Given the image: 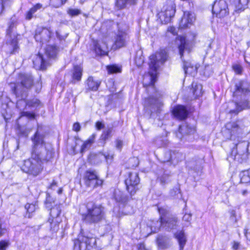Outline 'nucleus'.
I'll use <instances>...</instances> for the list:
<instances>
[{
    "mask_svg": "<svg viewBox=\"0 0 250 250\" xmlns=\"http://www.w3.org/2000/svg\"><path fill=\"white\" fill-rule=\"evenodd\" d=\"M32 140L34 147L31 155L43 164L49 161L53 154L51 145L43 141L42 136L40 135L38 131L36 132Z\"/></svg>",
    "mask_w": 250,
    "mask_h": 250,
    "instance_id": "nucleus-1",
    "label": "nucleus"
},
{
    "mask_svg": "<svg viewBox=\"0 0 250 250\" xmlns=\"http://www.w3.org/2000/svg\"><path fill=\"white\" fill-rule=\"evenodd\" d=\"M86 208V212L83 215V218L86 222L96 223L104 219V208L102 205L89 202L87 203Z\"/></svg>",
    "mask_w": 250,
    "mask_h": 250,
    "instance_id": "nucleus-2",
    "label": "nucleus"
},
{
    "mask_svg": "<svg viewBox=\"0 0 250 250\" xmlns=\"http://www.w3.org/2000/svg\"><path fill=\"white\" fill-rule=\"evenodd\" d=\"M167 59V53L165 49H161L156 54L150 57L149 67L152 72H149L150 82L149 85L153 86L157 75V71L160 64H163Z\"/></svg>",
    "mask_w": 250,
    "mask_h": 250,
    "instance_id": "nucleus-3",
    "label": "nucleus"
},
{
    "mask_svg": "<svg viewBox=\"0 0 250 250\" xmlns=\"http://www.w3.org/2000/svg\"><path fill=\"white\" fill-rule=\"evenodd\" d=\"M33 78L29 74H21L17 83H11V88L13 92L18 97H23L22 94L26 89L30 88L33 85Z\"/></svg>",
    "mask_w": 250,
    "mask_h": 250,
    "instance_id": "nucleus-4",
    "label": "nucleus"
},
{
    "mask_svg": "<svg viewBox=\"0 0 250 250\" xmlns=\"http://www.w3.org/2000/svg\"><path fill=\"white\" fill-rule=\"evenodd\" d=\"M178 41L180 42V44L178 48L181 58L183 59L185 54L189 53L190 47L189 43L187 42L185 37H180ZM182 60L183 62V68L185 74L194 75L197 72V67L192 65L190 62H186L183 60Z\"/></svg>",
    "mask_w": 250,
    "mask_h": 250,
    "instance_id": "nucleus-5",
    "label": "nucleus"
},
{
    "mask_svg": "<svg viewBox=\"0 0 250 250\" xmlns=\"http://www.w3.org/2000/svg\"><path fill=\"white\" fill-rule=\"evenodd\" d=\"M160 218V222L152 221L148 223L147 226L151 230L150 233L157 232L161 227L165 228L168 231L176 229L177 219L175 217L165 218L161 216Z\"/></svg>",
    "mask_w": 250,
    "mask_h": 250,
    "instance_id": "nucleus-6",
    "label": "nucleus"
},
{
    "mask_svg": "<svg viewBox=\"0 0 250 250\" xmlns=\"http://www.w3.org/2000/svg\"><path fill=\"white\" fill-rule=\"evenodd\" d=\"M43 164L40 160L31 155L30 159L24 161L21 169L25 173L36 176L42 171Z\"/></svg>",
    "mask_w": 250,
    "mask_h": 250,
    "instance_id": "nucleus-7",
    "label": "nucleus"
},
{
    "mask_svg": "<svg viewBox=\"0 0 250 250\" xmlns=\"http://www.w3.org/2000/svg\"><path fill=\"white\" fill-rule=\"evenodd\" d=\"M118 30L114 38L115 45L118 48L124 46L128 39V26L124 23H120L118 25Z\"/></svg>",
    "mask_w": 250,
    "mask_h": 250,
    "instance_id": "nucleus-8",
    "label": "nucleus"
},
{
    "mask_svg": "<svg viewBox=\"0 0 250 250\" xmlns=\"http://www.w3.org/2000/svg\"><path fill=\"white\" fill-rule=\"evenodd\" d=\"M96 244V240L93 237H88L82 235L78 236L74 242V250H87L88 247H92Z\"/></svg>",
    "mask_w": 250,
    "mask_h": 250,
    "instance_id": "nucleus-9",
    "label": "nucleus"
},
{
    "mask_svg": "<svg viewBox=\"0 0 250 250\" xmlns=\"http://www.w3.org/2000/svg\"><path fill=\"white\" fill-rule=\"evenodd\" d=\"M140 178L137 173H129L125 180V184L127 191L130 195H133L138 189Z\"/></svg>",
    "mask_w": 250,
    "mask_h": 250,
    "instance_id": "nucleus-10",
    "label": "nucleus"
},
{
    "mask_svg": "<svg viewBox=\"0 0 250 250\" xmlns=\"http://www.w3.org/2000/svg\"><path fill=\"white\" fill-rule=\"evenodd\" d=\"M212 13L220 18L226 16L228 13L226 2L224 0L215 1L212 6Z\"/></svg>",
    "mask_w": 250,
    "mask_h": 250,
    "instance_id": "nucleus-11",
    "label": "nucleus"
},
{
    "mask_svg": "<svg viewBox=\"0 0 250 250\" xmlns=\"http://www.w3.org/2000/svg\"><path fill=\"white\" fill-rule=\"evenodd\" d=\"M175 9L173 5L164 6L163 10L158 14L162 23L166 24L170 21L171 18L175 14Z\"/></svg>",
    "mask_w": 250,
    "mask_h": 250,
    "instance_id": "nucleus-12",
    "label": "nucleus"
},
{
    "mask_svg": "<svg viewBox=\"0 0 250 250\" xmlns=\"http://www.w3.org/2000/svg\"><path fill=\"white\" fill-rule=\"evenodd\" d=\"M238 152L235 156V160L241 162L247 158L248 154L250 153V143L243 142L236 146Z\"/></svg>",
    "mask_w": 250,
    "mask_h": 250,
    "instance_id": "nucleus-13",
    "label": "nucleus"
},
{
    "mask_svg": "<svg viewBox=\"0 0 250 250\" xmlns=\"http://www.w3.org/2000/svg\"><path fill=\"white\" fill-rule=\"evenodd\" d=\"M51 35L52 33L49 29L46 28L39 27L36 31L34 38L37 42L43 44L49 41Z\"/></svg>",
    "mask_w": 250,
    "mask_h": 250,
    "instance_id": "nucleus-14",
    "label": "nucleus"
},
{
    "mask_svg": "<svg viewBox=\"0 0 250 250\" xmlns=\"http://www.w3.org/2000/svg\"><path fill=\"white\" fill-rule=\"evenodd\" d=\"M157 93L155 97H150L146 99L144 103L145 109L150 110L151 113L156 111L161 105L162 102L159 98L156 97Z\"/></svg>",
    "mask_w": 250,
    "mask_h": 250,
    "instance_id": "nucleus-15",
    "label": "nucleus"
},
{
    "mask_svg": "<svg viewBox=\"0 0 250 250\" xmlns=\"http://www.w3.org/2000/svg\"><path fill=\"white\" fill-rule=\"evenodd\" d=\"M194 21L195 16L193 13L188 11L185 12L180 23V27L182 28L188 27L191 25Z\"/></svg>",
    "mask_w": 250,
    "mask_h": 250,
    "instance_id": "nucleus-16",
    "label": "nucleus"
},
{
    "mask_svg": "<svg viewBox=\"0 0 250 250\" xmlns=\"http://www.w3.org/2000/svg\"><path fill=\"white\" fill-rule=\"evenodd\" d=\"M34 67L38 70H44L46 69L47 62L44 57L39 53L33 61Z\"/></svg>",
    "mask_w": 250,
    "mask_h": 250,
    "instance_id": "nucleus-17",
    "label": "nucleus"
},
{
    "mask_svg": "<svg viewBox=\"0 0 250 250\" xmlns=\"http://www.w3.org/2000/svg\"><path fill=\"white\" fill-rule=\"evenodd\" d=\"M95 50L98 55L104 56L107 53L108 46L104 41L96 42L94 43Z\"/></svg>",
    "mask_w": 250,
    "mask_h": 250,
    "instance_id": "nucleus-18",
    "label": "nucleus"
},
{
    "mask_svg": "<svg viewBox=\"0 0 250 250\" xmlns=\"http://www.w3.org/2000/svg\"><path fill=\"white\" fill-rule=\"evenodd\" d=\"M172 113L175 117L180 120L184 119L188 115L185 107L181 105L175 106L172 110Z\"/></svg>",
    "mask_w": 250,
    "mask_h": 250,
    "instance_id": "nucleus-19",
    "label": "nucleus"
},
{
    "mask_svg": "<svg viewBox=\"0 0 250 250\" xmlns=\"http://www.w3.org/2000/svg\"><path fill=\"white\" fill-rule=\"evenodd\" d=\"M235 87V91L233 93L234 96H238L241 93L246 94L250 92L249 84L246 82H240Z\"/></svg>",
    "mask_w": 250,
    "mask_h": 250,
    "instance_id": "nucleus-20",
    "label": "nucleus"
},
{
    "mask_svg": "<svg viewBox=\"0 0 250 250\" xmlns=\"http://www.w3.org/2000/svg\"><path fill=\"white\" fill-rule=\"evenodd\" d=\"M195 131V128L193 126H189L187 124H184L180 125L179 128L178 133L177 134V136L181 138L179 134H192Z\"/></svg>",
    "mask_w": 250,
    "mask_h": 250,
    "instance_id": "nucleus-21",
    "label": "nucleus"
},
{
    "mask_svg": "<svg viewBox=\"0 0 250 250\" xmlns=\"http://www.w3.org/2000/svg\"><path fill=\"white\" fill-rule=\"evenodd\" d=\"M250 0H235V11L240 13L243 11L248 7Z\"/></svg>",
    "mask_w": 250,
    "mask_h": 250,
    "instance_id": "nucleus-22",
    "label": "nucleus"
},
{
    "mask_svg": "<svg viewBox=\"0 0 250 250\" xmlns=\"http://www.w3.org/2000/svg\"><path fill=\"white\" fill-rule=\"evenodd\" d=\"M113 197L117 202H119L123 204L126 203L127 200V197L124 195L122 191L118 189L114 190Z\"/></svg>",
    "mask_w": 250,
    "mask_h": 250,
    "instance_id": "nucleus-23",
    "label": "nucleus"
},
{
    "mask_svg": "<svg viewBox=\"0 0 250 250\" xmlns=\"http://www.w3.org/2000/svg\"><path fill=\"white\" fill-rule=\"evenodd\" d=\"M82 73L83 68L81 66H74L72 72V82L75 83L76 82L80 81L81 80Z\"/></svg>",
    "mask_w": 250,
    "mask_h": 250,
    "instance_id": "nucleus-24",
    "label": "nucleus"
},
{
    "mask_svg": "<svg viewBox=\"0 0 250 250\" xmlns=\"http://www.w3.org/2000/svg\"><path fill=\"white\" fill-rule=\"evenodd\" d=\"M176 238L177 239L180 246V250H183L187 242L186 236L184 232L180 231L175 233Z\"/></svg>",
    "mask_w": 250,
    "mask_h": 250,
    "instance_id": "nucleus-25",
    "label": "nucleus"
},
{
    "mask_svg": "<svg viewBox=\"0 0 250 250\" xmlns=\"http://www.w3.org/2000/svg\"><path fill=\"white\" fill-rule=\"evenodd\" d=\"M48 222L50 224V230L53 232H56L59 229V224L62 222L61 217H57L55 219L49 218Z\"/></svg>",
    "mask_w": 250,
    "mask_h": 250,
    "instance_id": "nucleus-26",
    "label": "nucleus"
},
{
    "mask_svg": "<svg viewBox=\"0 0 250 250\" xmlns=\"http://www.w3.org/2000/svg\"><path fill=\"white\" fill-rule=\"evenodd\" d=\"M100 84V82L95 81L92 77H89L87 80V87L92 91L97 90Z\"/></svg>",
    "mask_w": 250,
    "mask_h": 250,
    "instance_id": "nucleus-27",
    "label": "nucleus"
},
{
    "mask_svg": "<svg viewBox=\"0 0 250 250\" xmlns=\"http://www.w3.org/2000/svg\"><path fill=\"white\" fill-rule=\"evenodd\" d=\"M58 48L55 45H48L45 49V54L48 58H54L57 53Z\"/></svg>",
    "mask_w": 250,
    "mask_h": 250,
    "instance_id": "nucleus-28",
    "label": "nucleus"
},
{
    "mask_svg": "<svg viewBox=\"0 0 250 250\" xmlns=\"http://www.w3.org/2000/svg\"><path fill=\"white\" fill-rule=\"evenodd\" d=\"M192 86L193 88L192 92L195 98L199 97L202 95V85L201 84L193 83Z\"/></svg>",
    "mask_w": 250,
    "mask_h": 250,
    "instance_id": "nucleus-29",
    "label": "nucleus"
},
{
    "mask_svg": "<svg viewBox=\"0 0 250 250\" xmlns=\"http://www.w3.org/2000/svg\"><path fill=\"white\" fill-rule=\"evenodd\" d=\"M241 182L242 183H250V168L241 172L240 174Z\"/></svg>",
    "mask_w": 250,
    "mask_h": 250,
    "instance_id": "nucleus-30",
    "label": "nucleus"
},
{
    "mask_svg": "<svg viewBox=\"0 0 250 250\" xmlns=\"http://www.w3.org/2000/svg\"><path fill=\"white\" fill-rule=\"evenodd\" d=\"M61 212V209L60 205H56L53 207L50 210V218L55 219L57 217H60V214Z\"/></svg>",
    "mask_w": 250,
    "mask_h": 250,
    "instance_id": "nucleus-31",
    "label": "nucleus"
},
{
    "mask_svg": "<svg viewBox=\"0 0 250 250\" xmlns=\"http://www.w3.org/2000/svg\"><path fill=\"white\" fill-rule=\"evenodd\" d=\"M103 180L98 178L95 179L91 181H85V183L87 186L92 188L101 186L103 184Z\"/></svg>",
    "mask_w": 250,
    "mask_h": 250,
    "instance_id": "nucleus-32",
    "label": "nucleus"
},
{
    "mask_svg": "<svg viewBox=\"0 0 250 250\" xmlns=\"http://www.w3.org/2000/svg\"><path fill=\"white\" fill-rule=\"evenodd\" d=\"M226 128L230 131L231 133L233 134L239 132V127L235 122L228 123L226 125Z\"/></svg>",
    "mask_w": 250,
    "mask_h": 250,
    "instance_id": "nucleus-33",
    "label": "nucleus"
},
{
    "mask_svg": "<svg viewBox=\"0 0 250 250\" xmlns=\"http://www.w3.org/2000/svg\"><path fill=\"white\" fill-rule=\"evenodd\" d=\"M157 243L158 247L161 249H165L168 245V241L166 237L161 236L157 239Z\"/></svg>",
    "mask_w": 250,
    "mask_h": 250,
    "instance_id": "nucleus-34",
    "label": "nucleus"
},
{
    "mask_svg": "<svg viewBox=\"0 0 250 250\" xmlns=\"http://www.w3.org/2000/svg\"><path fill=\"white\" fill-rule=\"evenodd\" d=\"M9 48L10 49L11 54H14L17 52L18 49L17 39L15 36L14 38L10 41Z\"/></svg>",
    "mask_w": 250,
    "mask_h": 250,
    "instance_id": "nucleus-35",
    "label": "nucleus"
},
{
    "mask_svg": "<svg viewBox=\"0 0 250 250\" xmlns=\"http://www.w3.org/2000/svg\"><path fill=\"white\" fill-rule=\"evenodd\" d=\"M98 178V176L95 171H87L86 172L85 181H91Z\"/></svg>",
    "mask_w": 250,
    "mask_h": 250,
    "instance_id": "nucleus-36",
    "label": "nucleus"
},
{
    "mask_svg": "<svg viewBox=\"0 0 250 250\" xmlns=\"http://www.w3.org/2000/svg\"><path fill=\"white\" fill-rule=\"evenodd\" d=\"M67 13L71 17L77 16L81 14L80 9L69 8L67 10Z\"/></svg>",
    "mask_w": 250,
    "mask_h": 250,
    "instance_id": "nucleus-37",
    "label": "nucleus"
},
{
    "mask_svg": "<svg viewBox=\"0 0 250 250\" xmlns=\"http://www.w3.org/2000/svg\"><path fill=\"white\" fill-rule=\"evenodd\" d=\"M112 132V128H109L107 129L104 130L102 135H101V139L104 141L107 140L108 138L111 137V133Z\"/></svg>",
    "mask_w": 250,
    "mask_h": 250,
    "instance_id": "nucleus-38",
    "label": "nucleus"
},
{
    "mask_svg": "<svg viewBox=\"0 0 250 250\" xmlns=\"http://www.w3.org/2000/svg\"><path fill=\"white\" fill-rule=\"evenodd\" d=\"M107 69L108 73L110 74L121 72V68L115 65L108 66L107 67Z\"/></svg>",
    "mask_w": 250,
    "mask_h": 250,
    "instance_id": "nucleus-39",
    "label": "nucleus"
},
{
    "mask_svg": "<svg viewBox=\"0 0 250 250\" xmlns=\"http://www.w3.org/2000/svg\"><path fill=\"white\" fill-rule=\"evenodd\" d=\"M127 5V0H116V7L118 9L125 7Z\"/></svg>",
    "mask_w": 250,
    "mask_h": 250,
    "instance_id": "nucleus-40",
    "label": "nucleus"
},
{
    "mask_svg": "<svg viewBox=\"0 0 250 250\" xmlns=\"http://www.w3.org/2000/svg\"><path fill=\"white\" fill-rule=\"evenodd\" d=\"M25 208L27 210V212L30 214L34 212L37 209V207L36 204H27L25 206Z\"/></svg>",
    "mask_w": 250,
    "mask_h": 250,
    "instance_id": "nucleus-41",
    "label": "nucleus"
},
{
    "mask_svg": "<svg viewBox=\"0 0 250 250\" xmlns=\"http://www.w3.org/2000/svg\"><path fill=\"white\" fill-rule=\"evenodd\" d=\"M66 1V0H50V2L53 6L58 8L63 5Z\"/></svg>",
    "mask_w": 250,
    "mask_h": 250,
    "instance_id": "nucleus-42",
    "label": "nucleus"
},
{
    "mask_svg": "<svg viewBox=\"0 0 250 250\" xmlns=\"http://www.w3.org/2000/svg\"><path fill=\"white\" fill-rule=\"evenodd\" d=\"M40 104V101L37 99H33L32 100L29 101L26 105L31 107H37Z\"/></svg>",
    "mask_w": 250,
    "mask_h": 250,
    "instance_id": "nucleus-43",
    "label": "nucleus"
},
{
    "mask_svg": "<svg viewBox=\"0 0 250 250\" xmlns=\"http://www.w3.org/2000/svg\"><path fill=\"white\" fill-rule=\"evenodd\" d=\"M237 109L236 111L231 110L230 111V113H238L239 112L241 111L242 110L246 108H249L250 106L249 105V103L248 102H246L244 104L243 107L240 108V106H238L237 104L236 105Z\"/></svg>",
    "mask_w": 250,
    "mask_h": 250,
    "instance_id": "nucleus-44",
    "label": "nucleus"
},
{
    "mask_svg": "<svg viewBox=\"0 0 250 250\" xmlns=\"http://www.w3.org/2000/svg\"><path fill=\"white\" fill-rule=\"evenodd\" d=\"M232 68L235 72L238 74H241L242 72V66L238 64H234L232 66Z\"/></svg>",
    "mask_w": 250,
    "mask_h": 250,
    "instance_id": "nucleus-45",
    "label": "nucleus"
},
{
    "mask_svg": "<svg viewBox=\"0 0 250 250\" xmlns=\"http://www.w3.org/2000/svg\"><path fill=\"white\" fill-rule=\"evenodd\" d=\"M123 146V142L122 140L117 139L115 141V146L117 149L121 150Z\"/></svg>",
    "mask_w": 250,
    "mask_h": 250,
    "instance_id": "nucleus-46",
    "label": "nucleus"
},
{
    "mask_svg": "<svg viewBox=\"0 0 250 250\" xmlns=\"http://www.w3.org/2000/svg\"><path fill=\"white\" fill-rule=\"evenodd\" d=\"M91 146H89V143L86 141H85L81 147V153L84 152L87 149L89 148Z\"/></svg>",
    "mask_w": 250,
    "mask_h": 250,
    "instance_id": "nucleus-47",
    "label": "nucleus"
},
{
    "mask_svg": "<svg viewBox=\"0 0 250 250\" xmlns=\"http://www.w3.org/2000/svg\"><path fill=\"white\" fill-rule=\"evenodd\" d=\"M191 219V214L190 213H186L183 216V220L188 223L189 222Z\"/></svg>",
    "mask_w": 250,
    "mask_h": 250,
    "instance_id": "nucleus-48",
    "label": "nucleus"
},
{
    "mask_svg": "<svg viewBox=\"0 0 250 250\" xmlns=\"http://www.w3.org/2000/svg\"><path fill=\"white\" fill-rule=\"evenodd\" d=\"M245 235L247 239L250 240V225H248L245 229Z\"/></svg>",
    "mask_w": 250,
    "mask_h": 250,
    "instance_id": "nucleus-49",
    "label": "nucleus"
},
{
    "mask_svg": "<svg viewBox=\"0 0 250 250\" xmlns=\"http://www.w3.org/2000/svg\"><path fill=\"white\" fill-rule=\"evenodd\" d=\"M168 180V176L167 175H164L160 178V181L162 184H165Z\"/></svg>",
    "mask_w": 250,
    "mask_h": 250,
    "instance_id": "nucleus-50",
    "label": "nucleus"
},
{
    "mask_svg": "<svg viewBox=\"0 0 250 250\" xmlns=\"http://www.w3.org/2000/svg\"><path fill=\"white\" fill-rule=\"evenodd\" d=\"M42 7V5L40 3H37L34 5L30 10L35 13L38 10L40 9Z\"/></svg>",
    "mask_w": 250,
    "mask_h": 250,
    "instance_id": "nucleus-51",
    "label": "nucleus"
},
{
    "mask_svg": "<svg viewBox=\"0 0 250 250\" xmlns=\"http://www.w3.org/2000/svg\"><path fill=\"white\" fill-rule=\"evenodd\" d=\"M8 246V243L5 241L0 242V250H5Z\"/></svg>",
    "mask_w": 250,
    "mask_h": 250,
    "instance_id": "nucleus-52",
    "label": "nucleus"
},
{
    "mask_svg": "<svg viewBox=\"0 0 250 250\" xmlns=\"http://www.w3.org/2000/svg\"><path fill=\"white\" fill-rule=\"evenodd\" d=\"M7 0H0V14L3 12Z\"/></svg>",
    "mask_w": 250,
    "mask_h": 250,
    "instance_id": "nucleus-53",
    "label": "nucleus"
},
{
    "mask_svg": "<svg viewBox=\"0 0 250 250\" xmlns=\"http://www.w3.org/2000/svg\"><path fill=\"white\" fill-rule=\"evenodd\" d=\"M104 125L101 122H97L96 123V127L97 130H100L101 129H103L104 128Z\"/></svg>",
    "mask_w": 250,
    "mask_h": 250,
    "instance_id": "nucleus-54",
    "label": "nucleus"
},
{
    "mask_svg": "<svg viewBox=\"0 0 250 250\" xmlns=\"http://www.w3.org/2000/svg\"><path fill=\"white\" fill-rule=\"evenodd\" d=\"M95 137L96 134H93L87 140V141L89 143V146H91L94 143Z\"/></svg>",
    "mask_w": 250,
    "mask_h": 250,
    "instance_id": "nucleus-55",
    "label": "nucleus"
},
{
    "mask_svg": "<svg viewBox=\"0 0 250 250\" xmlns=\"http://www.w3.org/2000/svg\"><path fill=\"white\" fill-rule=\"evenodd\" d=\"M34 13L30 9L26 14V19L28 20H31Z\"/></svg>",
    "mask_w": 250,
    "mask_h": 250,
    "instance_id": "nucleus-56",
    "label": "nucleus"
},
{
    "mask_svg": "<svg viewBox=\"0 0 250 250\" xmlns=\"http://www.w3.org/2000/svg\"><path fill=\"white\" fill-rule=\"evenodd\" d=\"M34 13L30 9L26 14V19L28 20H31Z\"/></svg>",
    "mask_w": 250,
    "mask_h": 250,
    "instance_id": "nucleus-57",
    "label": "nucleus"
},
{
    "mask_svg": "<svg viewBox=\"0 0 250 250\" xmlns=\"http://www.w3.org/2000/svg\"><path fill=\"white\" fill-rule=\"evenodd\" d=\"M34 13L30 9L26 14V19L28 20H31Z\"/></svg>",
    "mask_w": 250,
    "mask_h": 250,
    "instance_id": "nucleus-58",
    "label": "nucleus"
},
{
    "mask_svg": "<svg viewBox=\"0 0 250 250\" xmlns=\"http://www.w3.org/2000/svg\"><path fill=\"white\" fill-rule=\"evenodd\" d=\"M81 126L79 123H75L73 126V129L75 131H79L80 130Z\"/></svg>",
    "mask_w": 250,
    "mask_h": 250,
    "instance_id": "nucleus-59",
    "label": "nucleus"
},
{
    "mask_svg": "<svg viewBox=\"0 0 250 250\" xmlns=\"http://www.w3.org/2000/svg\"><path fill=\"white\" fill-rule=\"evenodd\" d=\"M23 115L24 116H27L29 118H34V114L31 113L29 112H23Z\"/></svg>",
    "mask_w": 250,
    "mask_h": 250,
    "instance_id": "nucleus-60",
    "label": "nucleus"
},
{
    "mask_svg": "<svg viewBox=\"0 0 250 250\" xmlns=\"http://www.w3.org/2000/svg\"><path fill=\"white\" fill-rule=\"evenodd\" d=\"M240 246V244L237 242H234L233 245H232V248L234 250H237L238 249Z\"/></svg>",
    "mask_w": 250,
    "mask_h": 250,
    "instance_id": "nucleus-61",
    "label": "nucleus"
},
{
    "mask_svg": "<svg viewBox=\"0 0 250 250\" xmlns=\"http://www.w3.org/2000/svg\"><path fill=\"white\" fill-rule=\"evenodd\" d=\"M138 250H148L146 248L144 244H140L139 246Z\"/></svg>",
    "mask_w": 250,
    "mask_h": 250,
    "instance_id": "nucleus-62",
    "label": "nucleus"
},
{
    "mask_svg": "<svg viewBox=\"0 0 250 250\" xmlns=\"http://www.w3.org/2000/svg\"><path fill=\"white\" fill-rule=\"evenodd\" d=\"M137 0H127V4H135L137 3Z\"/></svg>",
    "mask_w": 250,
    "mask_h": 250,
    "instance_id": "nucleus-63",
    "label": "nucleus"
},
{
    "mask_svg": "<svg viewBox=\"0 0 250 250\" xmlns=\"http://www.w3.org/2000/svg\"><path fill=\"white\" fill-rule=\"evenodd\" d=\"M168 31L171 32L173 34H174L175 33V29L173 27H170L168 28Z\"/></svg>",
    "mask_w": 250,
    "mask_h": 250,
    "instance_id": "nucleus-64",
    "label": "nucleus"
}]
</instances>
